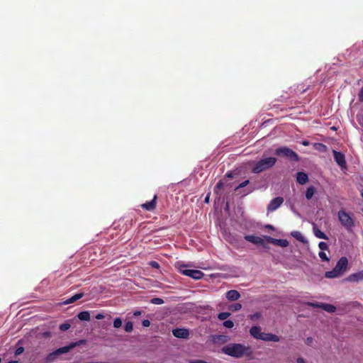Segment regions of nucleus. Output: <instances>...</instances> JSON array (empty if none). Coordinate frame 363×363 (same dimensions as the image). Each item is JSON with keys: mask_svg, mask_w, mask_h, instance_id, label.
<instances>
[{"mask_svg": "<svg viewBox=\"0 0 363 363\" xmlns=\"http://www.w3.org/2000/svg\"><path fill=\"white\" fill-rule=\"evenodd\" d=\"M313 231L316 238L323 240H328V237L323 232H322L316 225H313Z\"/></svg>", "mask_w": 363, "mask_h": 363, "instance_id": "obj_20", "label": "nucleus"}, {"mask_svg": "<svg viewBox=\"0 0 363 363\" xmlns=\"http://www.w3.org/2000/svg\"><path fill=\"white\" fill-rule=\"evenodd\" d=\"M124 330L127 333H131L133 330V325L131 321H128L124 327Z\"/></svg>", "mask_w": 363, "mask_h": 363, "instance_id": "obj_26", "label": "nucleus"}, {"mask_svg": "<svg viewBox=\"0 0 363 363\" xmlns=\"http://www.w3.org/2000/svg\"><path fill=\"white\" fill-rule=\"evenodd\" d=\"M315 145L316 149L320 151H325L326 149V146L323 143H315Z\"/></svg>", "mask_w": 363, "mask_h": 363, "instance_id": "obj_36", "label": "nucleus"}, {"mask_svg": "<svg viewBox=\"0 0 363 363\" xmlns=\"http://www.w3.org/2000/svg\"><path fill=\"white\" fill-rule=\"evenodd\" d=\"M225 177L230 179H233L234 177L233 173L232 172H228L226 173Z\"/></svg>", "mask_w": 363, "mask_h": 363, "instance_id": "obj_43", "label": "nucleus"}, {"mask_svg": "<svg viewBox=\"0 0 363 363\" xmlns=\"http://www.w3.org/2000/svg\"><path fill=\"white\" fill-rule=\"evenodd\" d=\"M222 352L229 356L240 358L243 355H250L252 353L250 347H246L240 343H233L224 346L222 348Z\"/></svg>", "mask_w": 363, "mask_h": 363, "instance_id": "obj_1", "label": "nucleus"}, {"mask_svg": "<svg viewBox=\"0 0 363 363\" xmlns=\"http://www.w3.org/2000/svg\"><path fill=\"white\" fill-rule=\"evenodd\" d=\"M308 181L307 174L303 172H298L296 174V182L300 184H305Z\"/></svg>", "mask_w": 363, "mask_h": 363, "instance_id": "obj_19", "label": "nucleus"}, {"mask_svg": "<svg viewBox=\"0 0 363 363\" xmlns=\"http://www.w3.org/2000/svg\"><path fill=\"white\" fill-rule=\"evenodd\" d=\"M313 342V338L309 337L306 338V343L307 345H311Z\"/></svg>", "mask_w": 363, "mask_h": 363, "instance_id": "obj_44", "label": "nucleus"}, {"mask_svg": "<svg viewBox=\"0 0 363 363\" xmlns=\"http://www.w3.org/2000/svg\"><path fill=\"white\" fill-rule=\"evenodd\" d=\"M82 296H71L70 298L65 301L63 302V304H69V303H72L74 302H75L76 301H77L78 299H79L80 298H82Z\"/></svg>", "mask_w": 363, "mask_h": 363, "instance_id": "obj_27", "label": "nucleus"}, {"mask_svg": "<svg viewBox=\"0 0 363 363\" xmlns=\"http://www.w3.org/2000/svg\"><path fill=\"white\" fill-rule=\"evenodd\" d=\"M241 308H242L241 304L238 303H234V304H233V305H231V306H230V309L231 311H238V310H240Z\"/></svg>", "mask_w": 363, "mask_h": 363, "instance_id": "obj_32", "label": "nucleus"}, {"mask_svg": "<svg viewBox=\"0 0 363 363\" xmlns=\"http://www.w3.org/2000/svg\"><path fill=\"white\" fill-rule=\"evenodd\" d=\"M102 317H103V315H100V314H99V315H96V318H97V319H101Z\"/></svg>", "mask_w": 363, "mask_h": 363, "instance_id": "obj_50", "label": "nucleus"}, {"mask_svg": "<svg viewBox=\"0 0 363 363\" xmlns=\"http://www.w3.org/2000/svg\"><path fill=\"white\" fill-rule=\"evenodd\" d=\"M315 192L316 189L313 186H309L306 191V198L308 200L311 199Z\"/></svg>", "mask_w": 363, "mask_h": 363, "instance_id": "obj_22", "label": "nucleus"}, {"mask_svg": "<svg viewBox=\"0 0 363 363\" xmlns=\"http://www.w3.org/2000/svg\"><path fill=\"white\" fill-rule=\"evenodd\" d=\"M284 202V199L281 196L273 199L267 206V211L272 212L276 211Z\"/></svg>", "mask_w": 363, "mask_h": 363, "instance_id": "obj_8", "label": "nucleus"}, {"mask_svg": "<svg viewBox=\"0 0 363 363\" xmlns=\"http://www.w3.org/2000/svg\"><path fill=\"white\" fill-rule=\"evenodd\" d=\"M265 228H268V229H270V230H274V226H273V225H267L265 226Z\"/></svg>", "mask_w": 363, "mask_h": 363, "instance_id": "obj_48", "label": "nucleus"}, {"mask_svg": "<svg viewBox=\"0 0 363 363\" xmlns=\"http://www.w3.org/2000/svg\"><path fill=\"white\" fill-rule=\"evenodd\" d=\"M362 212H363V208H362Z\"/></svg>", "mask_w": 363, "mask_h": 363, "instance_id": "obj_55", "label": "nucleus"}, {"mask_svg": "<svg viewBox=\"0 0 363 363\" xmlns=\"http://www.w3.org/2000/svg\"><path fill=\"white\" fill-rule=\"evenodd\" d=\"M141 315V311H135L133 313V315H135V316H138V315Z\"/></svg>", "mask_w": 363, "mask_h": 363, "instance_id": "obj_47", "label": "nucleus"}, {"mask_svg": "<svg viewBox=\"0 0 363 363\" xmlns=\"http://www.w3.org/2000/svg\"><path fill=\"white\" fill-rule=\"evenodd\" d=\"M230 313L228 312H222L220 313L218 315V318L220 320H224L227 319L230 316Z\"/></svg>", "mask_w": 363, "mask_h": 363, "instance_id": "obj_28", "label": "nucleus"}, {"mask_svg": "<svg viewBox=\"0 0 363 363\" xmlns=\"http://www.w3.org/2000/svg\"><path fill=\"white\" fill-rule=\"evenodd\" d=\"M223 326L227 328H232L234 326V323L230 320H227L223 322Z\"/></svg>", "mask_w": 363, "mask_h": 363, "instance_id": "obj_33", "label": "nucleus"}, {"mask_svg": "<svg viewBox=\"0 0 363 363\" xmlns=\"http://www.w3.org/2000/svg\"><path fill=\"white\" fill-rule=\"evenodd\" d=\"M333 157L335 161L337 162V164L341 167V168H345L346 167V160L345 155L342 154L340 152L333 150Z\"/></svg>", "mask_w": 363, "mask_h": 363, "instance_id": "obj_9", "label": "nucleus"}, {"mask_svg": "<svg viewBox=\"0 0 363 363\" xmlns=\"http://www.w3.org/2000/svg\"><path fill=\"white\" fill-rule=\"evenodd\" d=\"M186 267V266L184 264L180 265L179 267V272L183 275L188 276L196 280L200 279L204 276V274L200 270L187 269Z\"/></svg>", "mask_w": 363, "mask_h": 363, "instance_id": "obj_6", "label": "nucleus"}, {"mask_svg": "<svg viewBox=\"0 0 363 363\" xmlns=\"http://www.w3.org/2000/svg\"><path fill=\"white\" fill-rule=\"evenodd\" d=\"M225 295H240L236 290H230L225 293Z\"/></svg>", "mask_w": 363, "mask_h": 363, "instance_id": "obj_41", "label": "nucleus"}, {"mask_svg": "<svg viewBox=\"0 0 363 363\" xmlns=\"http://www.w3.org/2000/svg\"><path fill=\"white\" fill-rule=\"evenodd\" d=\"M275 154L277 156H283L294 162L299 161V157L296 152L287 147H280L276 149Z\"/></svg>", "mask_w": 363, "mask_h": 363, "instance_id": "obj_5", "label": "nucleus"}, {"mask_svg": "<svg viewBox=\"0 0 363 363\" xmlns=\"http://www.w3.org/2000/svg\"><path fill=\"white\" fill-rule=\"evenodd\" d=\"M262 340L264 341H272L279 342L280 340L279 337L272 333H263Z\"/></svg>", "mask_w": 363, "mask_h": 363, "instance_id": "obj_18", "label": "nucleus"}, {"mask_svg": "<svg viewBox=\"0 0 363 363\" xmlns=\"http://www.w3.org/2000/svg\"><path fill=\"white\" fill-rule=\"evenodd\" d=\"M86 343L85 340H80L77 342H71L69 345L60 347L52 352V353H50L47 357H46V362H52L55 360L56 357L62 354L67 353L69 352L72 349L76 347L77 346H79L81 345H84Z\"/></svg>", "mask_w": 363, "mask_h": 363, "instance_id": "obj_3", "label": "nucleus"}, {"mask_svg": "<svg viewBox=\"0 0 363 363\" xmlns=\"http://www.w3.org/2000/svg\"><path fill=\"white\" fill-rule=\"evenodd\" d=\"M291 235L294 238H296L297 240L301 242H305V238L302 235V234L299 232V231H292Z\"/></svg>", "mask_w": 363, "mask_h": 363, "instance_id": "obj_24", "label": "nucleus"}, {"mask_svg": "<svg viewBox=\"0 0 363 363\" xmlns=\"http://www.w3.org/2000/svg\"><path fill=\"white\" fill-rule=\"evenodd\" d=\"M209 197H210L209 194H208V195L206 196V198H205V199H204L205 203H208V201H209Z\"/></svg>", "mask_w": 363, "mask_h": 363, "instance_id": "obj_49", "label": "nucleus"}, {"mask_svg": "<svg viewBox=\"0 0 363 363\" xmlns=\"http://www.w3.org/2000/svg\"><path fill=\"white\" fill-rule=\"evenodd\" d=\"M142 324L144 327H149L150 325V321L149 320H143Z\"/></svg>", "mask_w": 363, "mask_h": 363, "instance_id": "obj_42", "label": "nucleus"}, {"mask_svg": "<svg viewBox=\"0 0 363 363\" xmlns=\"http://www.w3.org/2000/svg\"><path fill=\"white\" fill-rule=\"evenodd\" d=\"M359 101L363 102V86L361 88L359 94H358Z\"/></svg>", "mask_w": 363, "mask_h": 363, "instance_id": "obj_40", "label": "nucleus"}, {"mask_svg": "<svg viewBox=\"0 0 363 363\" xmlns=\"http://www.w3.org/2000/svg\"><path fill=\"white\" fill-rule=\"evenodd\" d=\"M261 316H262L261 313H259V312H257V313H254V314H252V315H250V318L252 320H257V319L260 318H261Z\"/></svg>", "mask_w": 363, "mask_h": 363, "instance_id": "obj_35", "label": "nucleus"}, {"mask_svg": "<svg viewBox=\"0 0 363 363\" xmlns=\"http://www.w3.org/2000/svg\"><path fill=\"white\" fill-rule=\"evenodd\" d=\"M307 304L315 308H322L330 313H334L336 310V307L334 305L330 303L308 302Z\"/></svg>", "mask_w": 363, "mask_h": 363, "instance_id": "obj_7", "label": "nucleus"}, {"mask_svg": "<svg viewBox=\"0 0 363 363\" xmlns=\"http://www.w3.org/2000/svg\"><path fill=\"white\" fill-rule=\"evenodd\" d=\"M223 186H224L223 182L222 181H219L215 186L214 193L216 194L217 195H220V191L221 189H223Z\"/></svg>", "mask_w": 363, "mask_h": 363, "instance_id": "obj_25", "label": "nucleus"}, {"mask_svg": "<svg viewBox=\"0 0 363 363\" xmlns=\"http://www.w3.org/2000/svg\"><path fill=\"white\" fill-rule=\"evenodd\" d=\"M274 157H264L259 161L254 162L251 172L255 174L261 173L272 167L277 162Z\"/></svg>", "mask_w": 363, "mask_h": 363, "instance_id": "obj_2", "label": "nucleus"}, {"mask_svg": "<svg viewBox=\"0 0 363 363\" xmlns=\"http://www.w3.org/2000/svg\"><path fill=\"white\" fill-rule=\"evenodd\" d=\"M296 362L297 363H306L305 360L301 357L297 358Z\"/></svg>", "mask_w": 363, "mask_h": 363, "instance_id": "obj_46", "label": "nucleus"}, {"mask_svg": "<svg viewBox=\"0 0 363 363\" xmlns=\"http://www.w3.org/2000/svg\"><path fill=\"white\" fill-rule=\"evenodd\" d=\"M150 302L153 304L160 305L164 303V301L160 298H152Z\"/></svg>", "mask_w": 363, "mask_h": 363, "instance_id": "obj_34", "label": "nucleus"}, {"mask_svg": "<svg viewBox=\"0 0 363 363\" xmlns=\"http://www.w3.org/2000/svg\"><path fill=\"white\" fill-rule=\"evenodd\" d=\"M70 328V325L69 323H63L60 325V329L62 331H65Z\"/></svg>", "mask_w": 363, "mask_h": 363, "instance_id": "obj_38", "label": "nucleus"}, {"mask_svg": "<svg viewBox=\"0 0 363 363\" xmlns=\"http://www.w3.org/2000/svg\"><path fill=\"white\" fill-rule=\"evenodd\" d=\"M350 282H359L363 280V270L350 274L347 279Z\"/></svg>", "mask_w": 363, "mask_h": 363, "instance_id": "obj_15", "label": "nucleus"}, {"mask_svg": "<svg viewBox=\"0 0 363 363\" xmlns=\"http://www.w3.org/2000/svg\"><path fill=\"white\" fill-rule=\"evenodd\" d=\"M8 363H18V362L17 361H11V362H9Z\"/></svg>", "mask_w": 363, "mask_h": 363, "instance_id": "obj_53", "label": "nucleus"}, {"mask_svg": "<svg viewBox=\"0 0 363 363\" xmlns=\"http://www.w3.org/2000/svg\"><path fill=\"white\" fill-rule=\"evenodd\" d=\"M340 275H342L340 272H339L335 267L333 270L326 272L325 274V277L329 279L336 278Z\"/></svg>", "mask_w": 363, "mask_h": 363, "instance_id": "obj_21", "label": "nucleus"}, {"mask_svg": "<svg viewBox=\"0 0 363 363\" xmlns=\"http://www.w3.org/2000/svg\"><path fill=\"white\" fill-rule=\"evenodd\" d=\"M244 238L245 240L250 242L253 244H257V245H263L264 244V239H262V238H260L259 236H255L253 235H245Z\"/></svg>", "mask_w": 363, "mask_h": 363, "instance_id": "obj_16", "label": "nucleus"}, {"mask_svg": "<svg viewBox=\"0 0 363 363\" xmlns=\"http://www.w3.org/2000/svg\"><path fill=\"white\" fill-rule=\"evenodd\" d=\"M250 184V180L247 179V180H245L244 182H242V183H240L235 189V191L238 193V194H242V196H246L248 194L251 193L254 189L253 188H250V189H245L243 191H240L241 189L245 187L246 186H247L248 184Z\"/></svg>", "mask_w": 363, "mask_h": 363, "instance_id": "obj_11", "label": "nucleus"}, {"mask_svg": "<svg viewBox=\"0 0 363 363\" xmlns=\"http://www.w3.org/2000/svg\"><path fill=\"white\" fill-rule=\"evenodd\" d=\"M318 247L320 249L321 251L328 250V245L325 242H320L318 244Z\"/></svg>", "mask_w": 363, "mask_h": 363, "instance_id": "obj_31", "label": "nucleus"}, {"mask_svg": "<svg viewBox=\"0 0 363 363\" xmlns=\"http://www.w3.org/2000/svg\"><path fill=\"white\" fill-rule=\"evenodd\" d=\"M172 334L176 337L187 339L189 337L190 333L186 328H176L172 330Z\"/></svg>", "mask_w": 363, "mask_h": 363, "instance_id": "obj_13", "label": "nucleus"}, {"mask_svg": "<svg viewBox=\"0 0 363 363\" xmlns=\"http://www.w3.org/2000/svg\"><path fill=\"white\" fill-rule=\"evenodd\" d=\"M149 265L151 266L152 268L155 269H159L160 268V264L156 261H150L149 262Z\"/></svg>", "mask_w": 363, "mask_h": 363, "instance_id": "obj_37", "label": "nucleus"}, {"mask_svg": "<svg viewBox=\"0 0 363 363\" xmlns=\"http://www.w3.org/2000/svg\"><path fill=\"white\" fill-rule=\"evenodd\" d=\"M157 199V196L155 195L153 199L150 201H147L141 205L142 208H143L146 211H154L156 208Z\"/></svg>", "mask_w": 363, "mask_h": 363, "instance_id": "obj_14", "label": "nucleus"}, {"mask_svg": "<svg viewBox=\"0 0 363 363\" xmlns=\"http://www.w3.org/2000/svg\"><path fill=\"white\" fill-rule=\"evenodd\" d=\"M361 195H362V199H363V192L362 193V194H361Z\"/></svg>", "mask_w": 363, "mask_h": 363, "instance_id": "obj_54", "label": "nucleus"}, {"mask_svg": "<svg viewBox=\"0 0 363 363\" xmlns=\"http://www.w3.org/2000/svg\"><path fill=\"white\" fill-rule=\"evenodd\" d=\"M78 318L80 320H86V321H88L90 320V314L88 311H82V312H80L78 315H77Z\"/></svg>", "mask_w": 363, "mask_h": 363, "instance_id": "obj_23", "label": "nucleus"}, {"mask_svg": "<svg viewBox=\"0 0 363 363\" xmlns=\"http://www.w3.org/2000/svg\"><path fill=\"white\" fill-rule=\"evenodd\" d=\"M74 295L79 296V295H84V294L82 293H76Z\"/></svg>", "mask_w": 363, "mask_h": 363, "instance_id": "obj_52", "label": "nucleus"}, {"mask_svg": "<svg viewBox=\"0 0 363 363\" xmlns=\"http://www.w3.org/2000/svg\"><path fill=\"white\" fill-rule=\"evenodd\" d=\"M318 256L322 261L328 262L330 260L329 257L327 256L326 253L323 251H320L318 253Z\"/></svg>", "mask_w": 363, "mask_h": 363, "instance_id": "obj_29", "label": "nucleus"}, {"mask_svg": "<svg viewBox=\"0 0 363 363\" xmlns=\"http://www.w3.org/2000/svg\"><path fill=\"white\" fill-rule=\"evenodd\" d=\"M250 334L257 340H262L263 333L261 332V328L259 326H252L250 329Z\"/></svg>", "mask_w": 363, "mask_h": 363, "instance_id": "obj_17", "label": "nucleus"}, {"mask_svg": "<svg viewBox=\"0 0 363 363\" xmlns=\"http://www.w3.org/2000/svg\"><path fill=\"white\" fill-rule=\"evenodd\" d=\"M338 218L341 224L346 228L347 231H352L354 226V222L351 216L344 209L338 211Z\"/></svg>", "mask_w": 363, "mask_h": 363, "instance_id": "obj_4", "label": "nucleus"}, {"mask_svg": "<svg viewBox=\"0 0 363 363\" xmlns=\"http://www.w3.org/2000/svg\"><path fill=\"white\" fill-rule=\"evenodd\" d=\"M348 259L346 257H342L337 262L335 268L342 274L347 268Z\"/></svg>", "mask_w": 363, "mask_h": 363, "instance_id": "obj_10", "label": "nucleus"}, {"mask_svg": "<svg viewBox=\"0 0 363 363\" xmlns=\"http://www.w3.org/2000/svg\"><path fill=\"white\" fill-rule=\"evenodd\" d=\"M303 145H308V142H307V141H304V142L303 143Z\"/></svg>", "mask_w": 363, "mask_h": 363, "instance_id": "obj_51", "label": "nucleus"}, {"mask_svg": "<svg viewBox=\"0 0 363 363\" xmlns=\"http://www.w3.org/2000/svg\"><path fill=\"white\" fill-rule=\"evenodd\" d=\"M229 300L230 301H236L238 300L240 296H227Z\"/></svg>", "mask_w": 363, "mask_h": 363, "instance_id": "obj_45", "label": "nucleus"}, {"mask_svg": "<svg viewBox=\"0 0 363 363\" xmlns=\"http://www.w3.org/2000/svg\"><path fill=\"white\" fill-rule=\"evenodd\" d=\"M265 239L268 242L281 247H286L289 245L288 240L284 239H276L269 236H265Z\"/></svg>", "mask_w": 363, "mask_h": 363, "instance_id": "obj_12", "label": "nucleus"}, {"mask_svg": "<svg viewBox=\"0 0 363 363\" xmlns=\"http://www.w3.org/2000/svg\"><path fill=\"white\" fill-rule=\"evenodd\" d=\"M24 351V348L23 347H19L16 350L15 354L16 355H20L22 354Z\"/></svg>", "mask_w": 363, "mask_h": 363, "instance_id": "obj_39", "label": "nucleus"}, {"mask_svg": "<svg viewBox=\"0 0 363 363\" xmlns=\"http://www.w3.org/2000/svg\"><path fill=\"white\" fill-rule=\"evenodd\" d=\"M122 325V320L120 318H116L113 320V327L116 328H119Z\"/></svg>", "mask_w": 363, "mask_h": 363, "instance_id": "obj_30", "label": "nucleus"}]
</instances>
